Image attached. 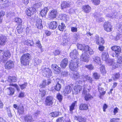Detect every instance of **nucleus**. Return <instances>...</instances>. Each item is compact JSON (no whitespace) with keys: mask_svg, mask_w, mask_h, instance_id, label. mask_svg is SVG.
Returning a JSON list of instances; mask_svg holds the SVG:
<instances>
[{"mask_svg":"<svg viewBox=\"0 0 122 122\" xmlns=\"http://www.w3.org/2000/svg\"><path fill=\"white\" fill-rule=\"evenodd\" d=\"M41 5V2H38L34 5L33 7L26 9L25 10V13L28 16H31V15L35 13L36 12V9L40 7Z\"/></svg>","mask_w":122,"mask_h":122,"instance_id":"1","label":"nucleus"},{"mask_svg":"<svg viewBox=\"0 0 122 122\" xmlns=\"http://www.w3.org/2000/svg\"><path fill=\"white\" fill-rule=\"evenodd\" d=\"M30 56L28 53L24 54L21 57L20 61L21 64L24 66L28 65L30 60Z\"/></svg>","mask_w":122,"mask_h":122,"instance_id":"2","label":"nucleus"},{"mask_svg":"<svg viewBox=\"0 0 122 122\" xmlns=\"http://www.w3.org/2000/svg\"><path fill=\"white\" fill-rule=\"evenodd\" d=\"M41 70L42 74L44 76L49 78L52 76V72L49 68L44 66L42 67Z\"/></svg>","mask_w":122,"mask_h":122,"instance_id":"3","label":"nucleus"},{"mask_svg":"<svg viewBox=\"0 0 122 122\" xmlns=\"http://www.w3.org/2000/svg\"><path fill=\"white\" fill-rule=\"evenodd\" d=\"M79 61L78 59H72L69 66V68L72 71H74L76 70L78 67Z\"/></svg>","mask_w":122,"mask_h":122,"instance_id":"4","label":"nucleus"},{"mask_svg":"<svg viewBox=\"0 0 122 122\" xmlns=\"http://www.w3.org/2000/svg\"><path fill=\"white\" fill-rule=\"evenodd\" d=\"M111 49L114 51L115 53H113L112 54L113 57H116L117 56L119 55L121 52V48L119 46H114L112 47Z\"/></svg>","mask_w":122,"mask_h":122,"instance_id":"5","label":"nucleus"},{"mask_svg":"<svg viewBox=\"0 0 122 122\" xmlns=\"http://www.w3.org/2000/svg\"><path fill=\"white\" fill-rule=\"evenodd\" d=\"M53 98L51 96L47 97L45 100V105L48 107H51L53 104Z\"/></svg>","mask_w":122,"mask_h":122,"instance_id":"6","label":"nucleus"},{"mask_svg":"<svg viewBox=\"0 0 122 122\" xmlns=\"http://www.w3.org/2000/svg\"><path fill=\"white\" fill-rule=\"evenodd\" d=\"M1 56V59L3 61H5L8 58H10V57L11 56V54L10 51L8 50L4 52L3 56Z\"/></svg>","mask_w":122,"mask_h":122,"instance_id":"7","label":"nucleus"},{"mask_svg":"<svg viewBox=\"0 0 122 122\" xmlns=\"http://www.w3.org/2000/svg\"><path fill=\"white\" fill-rule=\"evenodd\" d=\"M56 82L57 83L54 86V88L55 90L59 91L61 88V84L63 82V81L57 78L56 79Z\"/></svg>","mask_w":122,"mask_h":122,"instance_id":"8","label":"nucleus"},{"mask_svg":"<svg viewBox=\"0 0 122 122\" xmlns=\"http://www.w3.org/2000/svg\"><path fill=\"white\" fill-rule=\"evenodd\" d=\"M83 53L85 54H87L88 52L90 55H92L94 53V51L93 50L90 48V47L86 45L84 47V48L83 49Z\"/></svg>","mask_w":122,"mask_h":122,"instance_id":"9","label":"nucleus"},{"mask_svg":"<svg viewBox=\"0 0 122 122\" xmlns=\"http://www.w3.org/2000/svg\"><path fill=\"white\" fill-rule=\"evenodd\" d=\"M81 76L78 73H76L73 74V78L77 82H78L79 83H81Z\"/></svg>","mask_w":122,"mask_h":122,"instance_id":"10","label":"nucleus"},{"mask_svg":"<svg viewBox=\"0 0 122 122\" xmlns=\"http://www.w3.org/2000/svg\"><path fill=\"white\" fill-rule=\"evenodd\" d=\"M14 64L13 62L11 60L8 61L5 64V68L7 69H12L14 67Z\"/></svg>","mask_w":122,"mask_h":122,"instance_id":"11","label":"nucleus"},{"mask_svg":"<svg viewBox=\"0 0 122 122\" xmlns=\"http://www.w3.org/2000/svg\"><path fill=\"white\" fill-rule=\"evenodd\" d=\"M7 41V36H0V45H4L6 44Z\"/></svg>","mask_w":122,"mask_h":122,"instance_id":"12","label":"nucleus"},{"mask_svg":"<svg viewBox=\"0 0 122 122\" xmlns=\"http://www.w3.org/2000/svg\"><path fill=\"white\" fill-rule=\"evenodd\" d=\"M103 26L105 30L107 32H110L112 30V26L109 22L105 23Z\"/></svg>","mask_w":122,"mask_h":122,"instance_id":"13","label":"nucleus"},{"mask_svg":"<svg viewBox=\"0 0 122 122\" xmlns=\"http://www.w3.org/2000/svg\"><path fill=\"white\" fill-rule=\"evenodd\" d=\"M95 39L97 44L99 45H101L104 43V41L102 38L97 36H96Z\"/></svg>","mask_w":122,"mask_h":122,"instance_id":"14","label":"nucleus"},{"mask_svg":"<svg viewBox=\"0 0 122 122\" xmlns=\"http://www.w3.org/2000/svg\"><path fill=\"white\" fill-rule=\"evenodd\" d=\"M57 11L55 9L52 10L49 13L48 15L49 18L50 19L55 18L57 14Z\"/></svg>","mask_w":122,"mask_h":122,"instance_id":"15","label":"nucleus"},{"mask_svg":"<svg viewBox=\"0 0 122 122\" xmlns=\"http://www.w3.org/2000/svg\"><path fill=\"white\" fill-rule=\"evenodd\" d=\"M51 67L54 70V73L56 74H58L61 71L60 68L55 64H52L51 66Z\"/></svg>","mask_w":122,"mask_h":122,"instance_id":"16","label":"nucleus"},{"mask_svg":"<svg viewBox=\"0 0 122 122\" xmlns=\"http://www.w3.org/2000/svg\"><path fill=\"white\" fill-rule=\"evenodd\" d=\"M78 54V53L77 50L75 49L71 52L70 56L72 59H78L77 57V56Z\"/></svg>","mask_w":122,"mask_h":122,"instance_id":"17","label":"nucleus"},{"mask_svg":"<svg viewBox=\"0 0 122 122\" xmlns=\"http://www.w3.org/2000/svg\"><path fill=\"white\" fill-rule=\"evenodd\" d=\"M6 90L8 95L11 96L14 94L15 92L14 88L10 87L7 88Z\"/></svg>","mask_w":122,"mask_h":122,"instance_id":"18","label":"nucleus"},{"mask_svg":"<svg viewBox=\"0 0 122 122\" xmlns=\"http://www.w3.org/2000/svg\"><path fill=\"white\" fill-rule=\"evenodd\" d=\"M89 56L87 54L83 53L82 56L81 57V60L85 62H87L88 61V59Z\"/></svg>","mask_w":122,"mask_h":122,"instance_id":"19","label":"nucleus"},{"mask_svg":"<svg viewBox=\"0 0 122 122\" xmlns=\"http://www.w3.org/2000/svg\"><path fill=\"white\" fill-rule=\"evenodd\" d=\"M42 20L40 19H38L36 21V26L37 28L41 29L43 28V26L41 24Z\"/></svg>","mask_w":122,"mask_h":122,"instance_id":"20","label":"nucleus"},{"mask_svg":"<svg viewBox=\"0 0 122 122\" xmlns=\"http://www.w3.org/2000/svg\"><path fill=\"white\" fill-rule=\"evenodd\" d=\"M70 3L68 2H63L61 4V9H63L69 7L70 5Z\"/></svg>","mask_w":122,"mask_h":122,"instance_id":"21","label":"nucleus"},{"mask_svg":"<svg viewBox=\"0 0 122 122\" xmlns=\"http://www.w3.org/2000/svg\"><path fill=\"white\" fill-rule=\"evenodd\" d=\"M57 23L55 21H53L50 22L49 25V27L51 29H54L57 27Z\"/></svg>","mask_w":122,"mask_h":122,"instance_id":"22","label":"nucleus"},{"mask_svg":"<svg viewBox=\"0 0 122 122\" xmlns=\"http://www.w3.org/2000/svg\"><path fill=\"white\" fill-rule=\"evenodd\" d=\"M72 89V88L70 86L68 85L66 86L65 89H64L63 91V93L66 95L70 93L71 92V90Z\"/></svg>","mask_w":122,"mask_h":122,"instance_id":"23","label":"nucleus"},{"mask_svg":"<svg viewBox=\"0 0 122 122\" xmlns=\"http://www.w3.org/2000/svg\"><path fill=\"white\" fill-rule=\"evenodd\" d=\"M82 86L80 85H76L74 88L75 91V93L76 94L80 92L81 91V90Z\"/></svg>","mask_w":122,"mask_h":122,"instance_id":"24","label":"nucleus"},{"mask_svg":"<svg viewBox=\"0 0 122 122\" xmlns=\"http://www.w3.org/2000/svg\"><path fill=\"white\" fill-rule=\"evenodd\" d=\"M48 10V8L46 7H45L40 12V14L41 16L42 17H45Z\"/></svg>","mask_w":122,"mask_h":122,"instance_id":"25","label":"nucleus"},{"mask_svg":"<svg viewBox=\"0 0 122 122\" xmlns=\"http://www.w3.org/2000/svg\"><path fill=\"white\" fill-rule=\"evenodd\" d=\"M68 63L67 59L66 58L64 59L61 61L60 64V66L62 68H65L67 65Z\"/></svg>","mask_w":122,"mask_h":122,"instance_id":"26","label":"nucleus"},{"mask_svg":"<svg viewBox=\"0 0 122 122\" xmlns=\"http://www.w3.org/2000/svg\"><path fill=\"white\" fill-rule=\"evenodd\" d=\"M93 60L94 62L101 65V62L100 58L99 57L97 56H94L93 58Z\"/></svg>","mask_w":122,"mask_h":122,"instance_id":"27","label":"nucleus"},{"mask_svg":"<svg viewBox=\"0 0 122 122\" xmlns=\"http://www.w3.org/2000/svg\"><path fill=\"white\" fill-rule=\"evenodd\" d=\"M117 16V12L114 11L112 12V13L108 14L106 16L107 17L113 18L116 17Z\"/></svg>","mask_w":122,"mask_h":122,"instance_id":"28","label":"nucleus"},{"mask_svg":"<svg viewBox=\"0 0 122 122\" xmlns=\"http://www.w3.org/2000/svg\"><path fill=\"white\" fill-rule=\"evenodd\" d=\"M108 53L107 52L104 51L102 54V57L103 60L104 61H107V59L108 58Z\"/></svg>","mask_w":122,"mask_h":122,"instance_id":"29","label":"nucleus"},{"mask_svg":"<svg viewBox=\"0 0 122 122\" xmlns=\"http://www.w3.org/2000/svg\"><path fill=\"white\" fill-rule=\"evenodd\" d=\"M25 122H31L33 120V118L31 115H27L24 118Z\"/></svg>","mask_w":122,"mask_h":122,"instance_id":"30","label":"nucleus"},{"mask_svg":"<svg viewBox=\"0 0 122 122\" xmlns=\"http://www.w3.org/2000/svg\"><path fill=\"white\" fill-rule=\"evenodd\" d=\"M75 119L78 121L80 122H85L86 119L81 116L77 117L75 116L74 117Z\"/></svg>","mask_w":122,"mask_h":122,"instance_id":"31","label":"nucleus"},{"mask_svg":"<svg viewBox=\"0 0 122 122\" xmlns=\"http://www.w3.org/2000/svg\"><path fill=\"white\" fill-rule=\"evenodd\" d=\"M82 7L83 10L86 13H89L91 10V8L88 5L83 6Z\"/></svg>","mask_w":122,"mask_h":122,"instance_id":"32","label":"nucleus"},{"mask_svg":"<svg viewBox=\"0 0 122 122\" xmlns=\"http://www.w3.org/2000/svg\"><path fill=\"white\" fill-rule=\"evenodd\" d=\"M108 61L110 65L112 66L113 68L115 69L116 67L118 66L117 64V63L116 62V63H114L112 59H110L108 60Z\"/></svg>","mask_w":122,"mask_h":122,"instance_id":"33","label":"nucleus"},{"mask_svg":"<svg viewBox=\"0 0 122 122\" xmlns=\"http://www.w3.org/2000/svg\"><path fill=\"white\" fill-rule=\"evenodd\" d=\"M120 76L119 73H116L112 76V78L113 80L116 81L119 78Z\"/></svg>","mask_w":122,"mask_h":122,"instance_id":"34","label":"nucleus"},{"mask_svg":"<svg viewBox=\"0 0 122 122\" xmlns=\"http://www.w3.org/2000/svg\"><path fill=\"white\" fill-rule=\"evenodd\" d=\"M88 108L87 105L85 104H81L79 106V109L81 110H86Z\"/></svg>","mask_w":122,"mask_h":122,"instance_id":"35","label":"nucleus"},{"mask_svg":"<svg viewBox=\"0 0 122 122\" xmlns=\"http://www.w3.org/2000/svg\"><path fill=\"white\" fill-rule=\"evenodd\" d=\"M34 61L35 65H38L41 62V61L38 58H34Z\"/></svg>","mask_w":122,"mask_h":122,"instance_id":"36","label":"nucleus"},{"mask_svg":"<svg viewBox=\"0 0 122 122\" xmlns=\"http://www.w3.org/2000/svg\"><path fill=\"white\" fill-rule=\"evenodd\" d=\"M98 89L101 96L103 95L106 92L104 91V89L103 88L100 86H98Z\"/></svg>","mask_w":122,"mask_h":122,"instance_id":"37","label":"nucleus"},{"mask_svg":"<svg viewBox=\"0 0 122 122\" xmlns=\"http://www.w3.org/2000/svg\"><path fill=\"white\" fill-rule=\"evenodd\" d=\"M117 58V62L120 64H122V57L120 55L116 56Z\"/></svg>","mask_w":122,"mask_h":122,"instance_id":"38","label":"nucleus"},{"mask_svg":"<svg viewBox=\"0 0 122 122\" xmlns=\"http://www.w3.org/2000/svg\"><path fill=\"white\" fill-rule=\"evenodd\" d=\"M18 111L19 115L23 114L24 112L23 107V106L20 107L18 109Z\"/></svg>","mask_w":122,"mask_h":122,"instance_id":"39","label":"nucleus"},{"mask_svg":"<svg viewBox=\"0 0 122 122\" xmlns=\"http://www.w3.org/2000/svg\"><path fill=\"white\" fill-rule=\"evenodd\" d=\"M66 26L63 23H62L58 27V29L61 31H63L64 29L65 28Z\"/></svg>","mask_w":122,"mask_h":122,"instance_id":"40","label":"nucleus"},{"mask_svg":"<svg viewBox=\"0 0 122 122\" xmlns=\"http://www.w3.org/2000/svg\"><path fill=\"white\" fill-rule=\"evenodd\" d=\"M59 113L60 112H52L50 114V115L52 117H56L59 116Z\"/></svg>","mask_w":122,"mask_h":122,"instance_id":"41","label":"nucleus"},{"mask_svg":"<svg viewBox=\"0 0 122 122\" xmlns=\"http://www.w3.org/2000/svg\"><path fill=\"white\" fill-rule=\"evenodd\" d=\"M92 97L89 94H86L84 97L86 101L91 99Z\"/></svg>","mask_w":122,"mask_h":122,"instance_id":"42","label":"nucleus"},{"mask_svg":"<svg viewBox=\"0 0 122 122\" xmlns=\"http://www.w3.org/2000/svg\"><path fill=\"white\" fill-rule=\"evenodd\" d=\"M76 103V101H75L74 102L72 103L70 107V110L71 112L72 111V110L74 109V107Z\"/></svg>","mask_w":122,"mask_h":122,"instance_id":"43","label":"nucleus"},{"mask_svg":"<svg viewBox=\"0 0 122 122\" xmlns=\"http://www.w3.org/2000/svg\"><path fill=\"white\" fill-rule=\"evenodd\" d=\"M88 75L84 74L81 75V82L82 80L84 82L86 81V79L87 78Z\"/></svg>","mask_w":122,"mask_h":122,"instance_id":"44","label":"nucleus"},{"mask_svg":"<svg viewBox=\"0 0 122 122\" xmlns=\"http://www.w3.org/2000/svg\"><path fill=\"white\" fill-rule=\"evenodd\" d=\"M40 91V92L39 94V96H41L42 97L45 96L46 94V92L45 91L42 90Z\"/></svg>","mask_w":122,"mask_h":122,"instance_id":"45","label":"nucleus"},{"mask_svg":"<svg viewBox=\"0 0 122 122\" xmlns=\"http://www.w3.org/2000/svg\"><path fill=\"white\" fill-rule=\"evenodd\" d=\"M56 97L60 102H61L62 101L63 99V97L60 93H58L57 94Z\"/></svg>","mask_w":122,"mask_h":122,"instance_id":"46","label":"nucleus"},{"mask_svg":"<svg viewBox=\"0 0 122 122\" xmlns=\"http://www.w3.org/2000/svg\"><path fill=\"white\" fill-rule=\"evenodd\" d=\"M15 21L19 24H21L22 23V21L21 19L19 18H16L15 19Z\"/></svg>","mask_w":122,"mask_h":122,"instance_id":"47","label":"nucleus"},{"mask_svg":"<svg viewBox=\"0 0 122 122\" xmlns=\"http://www.w3.org/2000/svg\"><path fill=\"white\" fill-rule=\"evenodd\" d=\"M93 76L95 79H98L100 77L99 75L97 73H94L93 74Z\"/></svg>","mask_w":122,"mask_h":122,"instance_id":"48","label":"nucleus"},{"mask_svg":"<svg viewBox=\"0 0 122 122\" xmlns=\"http://www.w3.org/2000/svg\"><path fill=\"white\" fill-rule=\"evenodd\" d=\"M36 46L40 49H41L42 48V46H41V44L40 41L38 40L36 42Z\"/></svg>","mask_w":122,"mask_h":122,"instance_id":"49","label":"nucleus"},{"mask_svg":"<svg viewBox=\"0 0 122 122\" xmlns=\"http://www.w3.org/2000/svg\"><path fill=\"white\" fill-rule=\"evenodd\" d=\"M67 15L65 14H62L60 15L59 16V17L61 19H66Z\"/></svg>","mask_w":122,"mask_h":122,"instance_id":"50","label":"nucleus"},{"mask_svg":"<svg viewBox=\"0 0 122 122\" xmlns=\"http://www.w3.org/2000/svg\"><path fill=\"white\" fill-rule=\"evenodd\" d=\"M100 70L101 73L104 74L106 73V71L105 70V67L104 66L101 67L100 68Z\"/></svg>","mask_w":122,"mask_h":122,"instance_id":"51","label":"nucleus"},{"mask_svg":"<svg viewBox=\"0 0 122 122\" xmlns=\"http://www.w3.org/2000/svg\"><path fill=\"white\" fill-rule=\"evenodd\" d=\"M64 119L62 117H59L56 120V122H64Z\"/></svg>","mask_w":122,"mask_h":122,"instance_id":"52","label":"nucleus"},{"mask_svg":"<svg viewBox=\"0 0 122 122\" xmlns=\"http://www.w3.org/2000/svg\"><path fill=\"white\" fill-rule=\"evenodd\" d=\"M77 46L78 49L81 50H83L84 46H83L82 45L78 44L77 45Z\"/></svg>","mask_w":122,"mask_h":122,"instance_id":"53","label":"nucleus"},{"mask_svg":"<svg viewBox=\"0 0 122 122\" xmlns=\"http://www.w3.org/2000/svg\"><path fill=\"white\" fill-rule=\"evenodd\" d=\"M69 40L68 39H63L62 41V43L64 45H66L69 42Z\"/></svg>","mask_w":122,"mask_h":122,"instance_id":"54","label":"nucleus"},{"mask_svg":"<svg viewBox=\"0 0 122 122\" xmlns=\"http://www.w3.org/2000/svg\"><path fill=\"white\" fill-rule=\"evenodd\" d=\"M92 2L95 5H99L100 2V0H92Z\"/></svg>","mask_w":122,"mask_h":122,"instance_id":"55","label":"nucleus"},{"mask_svg":"<svg viewBox=\"0 0 122 122\" xmlns=\"http://www.w3.org/2000/svg\"><path fill=\"white\" fill-rule=\"evenodd\" d=\"M85 66L86 68L90 70H92L94 68V66L92 64L86 65Z\"/></svg>","mask_w":122,"mask_h":122,"instance_id":"56","label":"nucleus"},{"mask_svg":"<svg viewBox=\"0 0 122 122\" xmlns=\"http://www.w3.org/2000/svg\"><path fill=\"white\" fill-rule=\"evenodd\" d=\"M27 84V83H25L22 85H20V86L22 90H23L26 88Z\"/></svg>","mask_w":122,"mask_h":122,"instance_id":"57","label":"nucleus"},{"mask_svg":"<svg viewBox=\"0 0 122 122\" xmlns=\"http://www.w3.org/2000/svg\"><path fill=\"white\" fill-rule=\"evenodd\" d=\"M10 86H13L15 87L16 89L18 91H19L20 90L19 87L16 84H10Z\"/></svg>","mask_w":122,"mask_h":122,"instance_id":"58","label":"nucleus"},{"mask_svg":"<svg viewBox=\"0 0 122 122\" xmlns=\"http://www.w3.org/2000/svg\"><path fill=\"white\" fill-rule=\"evenodd\" d=\"M60 51L58 50H56L55 51L53 52V53L55 56H56L59 55L60 53Z\"/></svg>","mask_w":122,"mask_h":122,"instance_id":"59","label":"nucleus"},{"mask_svg":"<svg viewBox=\"0 0 122 122\" xmlns=\"http://www.w3.org/2000/svg\"><path fill=\"white\" fill-rule=\"evenodd\" d=\"M88 81L89 82L91 83H92L93 81V80H92V78L88 76L87 78L86 79V81Z\"/></svg>","mask_w":122,"mask_h":122,"instance_id":"60","label":"nucleus"},{"mask_svg":"<svg viewBox=\"0 0 122 122\" xmlns=\"http://www.w3.org/2000/svg\"><path fill=\"white\" fill-rule=\"evenodd\" d=\"M43 81L46 85H49L51 83V80H44Z\"/></svg>","mask_w":122,"mask_h":122,"instance_id":"61","label":"nucleus"},{"mask_svg":"<svg viewBox=\"0 0 122 122\" xmlns=\"http://www.w3.org/2000/svg\"><path fill=\"white\" fill-rule=\"evenodd\" d=\"M97 16H97V15L96 16L95 15H94V17L96 18L97 20L99 22L102 21V20L103 19L100 18H98Z\"/></svg>","mask_w":122,"mask_h":122,"instance_id":"62","label":"nucleus"},{"mask_svg":"<svg viewBox=\"0 0 122 122\" xmlns=\"http://www.w3.org/2000/svg\"><path fill=\"white\" fill-rule=\"evenodd\" d=\"M99 47L98 49L99 50L101 51H102L104 49V47L102 46V45H99Z\"/></svg>","mask_w":122,"mask_h":122,"instance_id":"63","label":"nucleus"},{"mask_svg":"<svg viewBox=\"0 0 122 122\" xmlns=\"http://www.w3.org/2000/svg\"><path fill=\"white\" fill-rule=\"evenodd\" d=\"M71 31L72 32H76L77 31V29L76 27H72Z\"/></svg>","mask_w":122,"mask_h":122,"instance_id":"64","label":"nucleus"}]
</instances>
